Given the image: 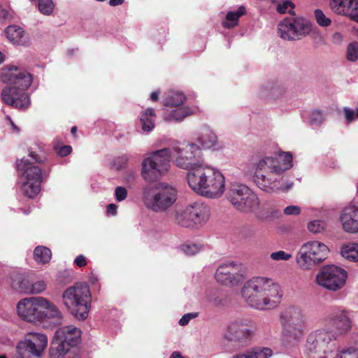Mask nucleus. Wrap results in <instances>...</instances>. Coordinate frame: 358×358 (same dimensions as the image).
<instances>
[{
    "instance_id": "nucleus-1",
    "label": "nucleus",
    "mask_w": 358,
    "mask_h": 358,
    "mask_svg": "<svg viewBox=\"0 0 358 358\" xmlns=\"http://www.w3.org/2000/svg\"><path fill=\"white\" fill-rule=\"evenodd\" d=\"M292 166V155L289 152L280 153L277 157H263L254 164V181L266 193L289 189L292 183L285 185L284 173Z\"/></svg>"
},
{
    "instance_id": "nucleus-2",
    "label": "nucleus",
    "mask_w": 358,
    "mask_h": 358,
    "mask_svg": "<svg viewBox=\"0 0 358 358\" xmlns=\"http://www.w3.org/2000/svg\"><path fill=\"white\" fill-rule=\"evenodd\" d=\"M241 294L250 307L266 310L278 306L283 296V292L280 285L273 279L257 276L245 282Z\"/></svg>"
},
{
    "instance_id": "nucleus-3",
    "label": "nucleus",
    "mask_w": 358,
    "mask_h": 358,
    "mask_svg": "<svg viewBox=\"0 0 358 358\" xmlns=\"http://www.w3.org/2000/svg\"><path fill=\"white\" fill-rule=\"evenodd\" d=\"M1 80L6 85L1 91L2 101L20 110L27 109L31 101L27 90L32 83L31 75L22 69L11 66L3 69Z\"/></svg>"
},
{
    "instance_id": "nucleus-4",
    "label": "nucleus",
    "mask_w": 358,
    "mask_h": 358,
    "mask_svg": "<svg viewBox=\"0 0 358 358\" xmlns=\"http://www.w3.org/2000/svg\"><path fill=\"white\" fill-rule=\"evenodd\" d=\"M336 341V335L329 329L319 328L307 336L304 354L307 358H358V350L339 351Z\"/></svg>"
},
{
    "instance_id": "nucleus-5",
    "label": "nucleus",
    "mask_w": 358,
    "mask_h": 358,
    "mask_svg": "<svg viewBox=\"0 0 358 358\" xmlns=\"http://www.w3.org/2000/svg\"><path fill=\"white\" fill-rule=\"evenodd\" d=\"M189 187L196 194L210 199L221 197L225 191V178L217 168L204 163L187 173Z\"/></svg>"
},
{
    "instance_id": "nucleus-6",
    "label": "nucleus",
    "mask_w": 358,
    "mask_h": 358,
    "mask_svg": "<svg viewBox=\"0 0 358 358\" xmlns=\"http://www.w3.org/2000/svg\"><path fill=\"white\" fill-rule=\"evenodd\" d=\"M282 328L281 341L287 348L297 347L306 329L307 318L303 310L296 306H289L279 315Z\"/></svg>"
},
{
    "instance_id": "nucleus-7",
    "label": "nucleus",
    "mask_w": 358,
    "mask_h": 358,
    "mask_svg": "<svg viewBox=\"0 0 358 358\" xmlns=\"http://www.w3.org/2000/svg\"><path fill=\"white\" fill-rule=\"evenodd\" d=\"M44 160L34 152L17 161L19 185L23 194L34 198L41 191L43 175L42 169L36 163L43 164Z\"/></svg>"
},
{
    "instance_id": "nucleus-8",
    "label": "nucleus",
    "mask_w": 358,
    "mask_h": 358,
    "mask_svg": "<svg viewBox=\"0 0 358 358\" xmlns=\"http://www.w3.org/2000/svg\"><path fill=\"white\" fill-rule=\"evenodd\" d=\"M62 303L71 315L79 320L88 317L92 294L88 285L77 282L66 288L62 294Z\"/></svg>"
},
{
    "instance_id": "nucleus-9",
    "label": "nucleus",
    "mask_w": 358,
    "mask_h": 358,
    "mask_svg": "<svg viewBox=\"0 0 358 358\" xmlns=\"http://www.w3.org/2000/svg\"><path fill=\"white\" fill-rule=\"evenodd\" d=\"M142 199L148 210L155 213H164L176 202L178 190L171 185L159 182L152 187H145Z\"/></svg>"
},
{
    "instance_id": "nucleus-10",
    "label": "nucleus",
    "mask_w": 358,
    "mask_h": 358,
    "mask_svg": "<svg viewBox=\"0 0 358 358\" xmlns=\"http://www.w3.org/2000/svg\"><path fill=\"white\" fill-rule=\"evenodd\" d=\"M171 158V148H163L145 155L141 164L142 178L148 182L162 178L170 169Z\"/></svg>"
},
{
    "instance_id": "nucleus-11",
    "label": "nucleus",
    "mask_w": 358,
    "mask_h": 358,
    "mask_svg": "<svg viewBox=\"0 0 358 358\" xmlns=\"http://www.w3.org/2000/svg\"><path fill=\"white\" fill-rule=\"evenodd\" d=\"M227 198L231 206L241 213H254L259 208L260 203L257 195L245 184L231 183Z\"/></svg>"
},
{
    "instance_id": "nucleus-12",
    "label": "nucleus",
    "mask_w": 358,
    "mask_h": 358,
    "mask_svg": "<svg viewBox=\"0 0 358 358\" xmlns=\"http://www.w3.org/2000/svg\"><path fill=\"white\" fill-rule=\"evenodd\" d=\"M171 158L179 168L192 171L205 162L200 146L194 142H184L171 148Z\"/></svg>"
},
{
    "instance_id": "nucleus-13",
    "label": "nucleus",
    "mask_w": 358,
    "mask_h": 358,
    "mask_svg": "<svg viewBox=\"0 0 358 358\" xmlns=\"http://www.w3.org/2000/svg\"><path fill=\"white\" fill-rule=\"evenodd\" d=\"M329 248L318 241L303 243L296 255V264L303 271H309L324 261L329 254Z\"/></svg>"
},
{
    "instance_id": "nucleus-14",
    "label": "nucleus",
    "mask_w": 358,
    "mask_h": 358,
    "mask_svg": "<svg viewBox=\"0 0 358 358\" xmlns=\"http://www.w3.org/2000/svg\"><path fill=\"white\" fill-rule=\"evenodd\" d=\"M80 337V329L74 326L57 329L51 343L50 358H64L71 348L79 343Z\"/></svg>"
},
{
    "instance_id": "nucleus-15",
    "label": "nucleus",
    "mask_w": 358,
    "mask_h": 358,
    "mask_svg": "<svg viewBox=\"0 0 358 358\" xmlns=\"http://www.w3.org/2000/svg\"><path fill=\"white\" fill-rule=\"evenodd\" d=\"M210 217V209L204 203L196 201L176 210L175 220L182 227H196L205 224Z\"/></svg>"
},
{
    "instance_id": "nucleus-16",
    "label": "nucleus",
    "mask_w": 358,
    "mask_h": 358,
    "mask_svg": "<svg viewBox=\"0 0 358 358\" xmlns=\"http://www.w3.org/2000/svg\"><path fill=\"white\" fill-rule=\"evenodd\" d=\"M348 278L347 271L335 265L322 267L315 276V282L320 287L331 292H337L344 287Z\"/></svg>"
},
{
    "instance_id": "nucleus-17",
    "label": "nucleus",
    "mask_w": 358,
    "mask_h": 358,
    "mask_svg": "<svg viewBox=\"0 0 358 358\" xmlns=\"http://www.w3.org/2000/svg\"><path fill=\"white\" fill-rule=\"evenodd\" d=\"M311 23L303 17H286L278 24V36L286 41H294L308 35Z\"/></svg>"
},
{
    "instance_id": "nucleus-18",
    "label": "nucleus",
    "mask_w": 358,
    "mask_h": 358,
    "mask_svg": "<svg viewBox=\"0 0 358 358\" xmlns=\"http://www.w3.org/2000/svg\"><path fill=\"white\" fill-rule=\"evenodd\" d=\"M255 331V324L249 319L236 318L227 324L224 337L229 341L244 345L253 337Z\"/></svg>"
},
{
    "instance_id": "nucleus-19",
    "label": "nucleus",
    "mask_w": 358,
    "mask_h": 358,
    "mask_svg": "<svg viewBox=\"0 0 358 358\" xmlns=\"http://www.w3.org/2000/svg\"><path fill=\"white\" fill-rule=\"evenodd\" d=\"M48 338L45 334L29 333L24 341L17 346V358H39L47 347Z\"/></svg>"
},
{
    "instance_id": "nucleus-20",
    "label": "nucleus",
    "mask_w": 358,
    "mask_h": 358,
    "mask_svg": "<svg viewBox=\"0 0 358 358\" xmlns=\"http://www.w3.org/2000/svg\"><path fill=\"white\" fill-rule=\"evenodd\" d=\"M42 296H31L22 299L16 305L17 316L28 322H40Z\"/></svg>"
},
{
    "instance_id": "nucleus-21",
    "label": "nucleus",
    "mask_w": 358,
    "mask_h": 358,
    "mask_svg": "<svg viewBox=\"0 0 358 358\" xmlns=\"http://www.w3.org/2000/svg\"><path fill=\"white\" fill-rule=\"evenodd\" d=\"M215 278L222 285L234 286L244 279L243 266L238 262L223 264L217 268Z\"/></svg>"
},
{
    "instance_id": "nucleus-22",
    "label": "nucleus",
    "mask_w": 358,
    "mask_h": 358,
    "mask_svg": "<svg viewBox=\"0 0 358 358\" xmlns=\"http://www.w3.org/2000/svg\"><path fill=\"white\" fill-rule=\"evenodd\" d=\"M330 321L334 327V331L329 327V329L336 335V338L338 336L344 335L350 331L352 327V322L347 310L343 309L336 310L329 317Z\"/></svg>"
},
{
    "instance_id": "nucleus-23",
    "label": "nucleus",
    "mask_w": 358,
    "mask_h": 358,
    "mask_svg": "<svg viewBox=\"0 0 358 358\" xmlns=\"http://www.w3.org/2000/svg\"><path fill=\"white\" fill-rule=\"evenodd\" d=\"M339 222L345 231L350 234L358 233V206L345 208L341 212Z\"/></svg>"
},
{
    "instance_id": "nucleus-24",
    "label": "nucleus",
    "mask_w": 358,
    "mask_h": 358,
    "mask_svg": "<svg viewBox=\"0 0 358 358\" xmlns=\"http://www.w3.org/2000/svg\"><path fill=\"white\" fill-rule=\"evenodd\" d=\"M40 322L43 320L52 322L55 325H60L62 323L64 315L58 306L43 297L41 299Z\"/></svg>"
},
{
    "instance_id": "nucleus-25",
    "label": "nucleus",
    "mask_w": 358,
    "mask_h": 358,
    "mask_svg": "<svg viewBox=\"0 0 358 358\" xmlns=\"http://www.w3.org/2000/svg\"><path fill=\"white\" fill-rule=\"evenodd\" d=\"M331 8L334 13L348 16L358 23V0H332Z\"/></svg>"
},
{
    "instance_id": "nucleus-26",
    "label": "nucleus",
    "mask_w": 358,
    "mask_h": 358,
    "mask_svg": "<svg viewBox=\"0 0 358 358\" xmlns=\"http://www.w3.org/2000/svg\"><path fill=\"white\" fill-rule=\"evenodd\" d=\"M201 149H217L220 148L216 134L208 127H203L197 134L196 142Z\"/></svg>"
},
{
    "instance_id": "nucleus-27",
    "label": "nucleus",
    "mask_w": 358,
    "mask_h": 358,
    "mask_svg": "<svg viewBox=\"0 0 358 358\" xmlns=\"http://www.w3.org/2000/svg\"><path fill=\"white\" fill-rule=\"evenodd\" d=\"M245 13L246 8L244 6H240L236 10L227 12L225 19L222 22V27L229 29L235 27L238 25L240 17Z\"/></svg>"
},
{
    "instance_id": "nucleus-28",
    "label": "nucleus",
    "mask_w": 358,
    "mask_h": 358,
    "mask_svg": "<svg viewBox=\"0 0 358 358\" xmlns=\"http://www.w3.org/2000/svg\"><path fill=\"white\" fill-rule=\"evenodd\" d=\"M156 114L152 108H148L140 115V122L143 132L151 131L155 126Z\"/></svg>"
},
{
    "instance_id": "nucleus-29",
    "label": "nucleus",
    "mask_w": 358,
    "mask_h": 358,
    "mask_svg": "<svg viewBox=\"0 0 358 358\" xmlns=\"http://www.w3.org/2000/svg\"><path fill=\"white\" fill-rule=\"evenodd\" d=\"M262 90L263 96H269L273 99L279 98L285 92L283 86L278 81L267 83L262 87Z\"/></svg>"
},
{
    "instance_id": "nucleus-30",
    "label": "nucleus",
    "mask_w": 358,
    "mask_h": 358,
    "mask_svg": "<svg viewBox=\"0 0 358 358\" xmlns=\"http://www.w3.org/2000/svg\"><path fill=\"white\" fill-rule=\"evenodd\" d=\"M5 33L7 38L13 43L17 45H24L25 43L24 39V31L19 26L10 25L6 29Z\"/></svg>"
},
{
    "instance_id": "nucleus-31",
    "label": "nucleus",
    "mask_w": 358,
    "mask_h": 358,
    "mask_svg": "<svg viewBox=\"0 0 358 358\" xmlns=\"http://www.w3.org/2000/svg\"><path fill=\"white\" fill-rule=\"evenodd\" d=\"M271 355L272 352L269 348H255L238 353L231 358H268Z\"/></svg>"
},
{
    "instance_id": "nucleus-32",
    "label": "nucleus",
    "mask_w": 358,
    "mask_h": 358,
    "mask_svg": "<svg viewBox=\"0 0 358 358\" xmlns=\"http://www.w3.org/2000/svg\"><path fill=\"white\" fill-rule=\"evenodd\" d=\"M33 256L37 264H45L50 261L52 252L45 246L38 245L34 249Z\"/></svg>"
},
{
    "instance_id": "nucleus-33",
    "label": "nucleus",
    "mask_w": 358,
    "mask_h": 358,
    "mask_svg": "<svg viewBox=\"0 0 358 358\" xmlns=\"http://www.w3.org/2000/svg\"><path fill=\"white\" fill-rule=\"evenodd\" d=\"M341 256L351 262H358V243H348L341 248Z\"/></svg>"
},
{
    "instance_id": "nucleus-34",
    "label": "nucleus",
    "mask_w": 358,
    "mask_h": 358,
    "mask_svg": "<svg viewBox=\"0 0 358 358\" xmlns=\"http://www.w3.org/2000/svg\"><path fill=\"white\" fill-rule=\"evenodd\" d=\"M185 101V96L182 93L173 91L169 92L164 104L166 106L177 107L182 105Z\"/></svg>"
},
{
    "instance_id": "nucleus-35",
    "label": "nucleus",
    "mask_w": 358,
    "mask_h": 358,
    "mask_svg": "<svg viewBox=\"0 0 358 358\" xmlns=\"http://www.w3.org/2000/svg\"><path fill=\"white\" fill-rule=\"evenodd\" d=\"M31 282L22 277L21 275H17L12 280L11 287L13 289L20 291L24 294H28L29 291Z\"/></svg>"
},
{
    "instance_id": "nucleus-36",
    "label": "nucleus",
    "mask_w": 358,
    "mask_h": 358,
    "mask_svg": "<svg viewBox=\"0 0 358 358\" xmlns=\"http://www.w3.org/2000/svg\"><path fill=\"white\" fill-rule=\"evenodd\" d=\"M197 110L198 109L196 108H191L188 107H180L171 112V117L170 120L173 119L177 121H180L185 117L196 113Z\"/></svg>"
},
{
    "instance_id": "nucleus-37",
    "label": "nucleus",
    "mask_w": 358,
    "mask_h": 358,
    "mask_svg": "<svg viewBox=\"0 0 358 358\" xmlns=\"http://www.w3.org/2000/svg\"><path fill=\"white\" fill-rule=\"evenodd\" d=\"M38 8L42 14L50 15L54 10L55 4L52 0H38Z\"/></svg>"
},
{
    "instance_id": "nucleus-38",
    "label": "nucleus",
    "mask_w": 358,
    "mask_h": 358,
    "mask_svg": "<svg viewBox=\"0 0 358 358\" xmlns=\"http://www.w3.org/2000/svg\"><path fill=\"white\" fill-rule=\"evenodd\" d=\"M294 8L295 6L293 2L289 0H285L277 5L276 10L280 14L289 13L291 15H295Z\"/></svg>"
},
{
    "instance_id": "nucleus-39",
    "label": "nucleus",
    "mask_w": 358,
    "mask_h": 358,
    "mask_svg": "<svg viewBox=\"0 0 358 358\" xmlns=\"http://www.w3.org/2000/svg\"><path fill=\"white\" fill-rule=\"evenodd\" d=\"M346 58L349 62H355L358 60V43H349L346 48Z\"/></svg>"
},
{
    "instance_id": "nucleus-40",
    "label": "nucleus",
    "mask_w": 358,
    "mask_h": 358,
    "mask_svg": "<svg viewBox=\"0 0 358 358\" xmlns=\"http://www.w3.org/2000/svg\"><path fill=\"white\" fill-rule=\"evenodd\" d=\"M180 248L187 255H194L201 250L202 245L197 243H188L181 245Z\"/></svg>"
},
{
    "instance_id": "nucleus-41",
    "label": "nucleus",
    "mask_w": 358,
    "mask_h": 358,
    "mask_svg": "<svg viewBox=\"0 0 358 358\" xmlns=\"http://www.w3.org/2000/svg\"><path fill=\"white\" fill-rule=\"evenodd\" d=\"M314 15L317 23L322 27H329L331 23V20L327 17L320 9H316L314 11Z\"/></svg>"
},
{
    "instance_id": "nucleus-42",
    "label": "nucleus",
    "mask_w": 358,
    "mask_h": 358,
    "mask_svg": "<svg viewBox=\"0 0 358 358\" xmlns=\"http://www.w3.org/2000/svg\"><path fill=\"white\" fill-rule=\"evenodd\" d=\"M47 288V284L44 280H37L31 282L28 294H38L45 291Z\"/></svg>"
},
{
    "instance_id": "nucleus-43",
    "label": "nucleus",
    "mask_w": 358,
    "mask_h": 358,
    "mask_svg": "<svg viewBox=\"0 0 358 358\" xmlns=\"http://www.w3.org/2000/svg\"><path fill=\"white\" fill-rule=\"evenodd\" d=\"M326 227V224L322 220H313L308 223V229L313 234L322 232Z\"/></svg>"
},
{
    "instance_id": "nucleus-44",
    "label": "nucleus",
    "mask_w": 358,
    "mask_h": 358,
    "mask_svg": "<svg viewBox=\"0 0 358 358\" xmlns=\"http://www.w3.org/2000/svg\"><path fill=\"white\" fill-rule=\"evenodd\" d=\"M310 120L312 124L320 125L324 122V115L322 111L315 110L310 113Z\"/></svg>"
},
{
    "instance_id": "nucleus-45",
    "label": "nucleus",
    "mask_w": 358,
    "mask_h": 358,
    "mask_svg": "<svg viewBox=\"0 0 358 358\" xmlns=\"http://www.w3.org/2000/svg\"><path fill=\"white\" fill-rule=\"evenodd\" d=\"M270 257L274 261H287L292 257V255L287 253L285 251L279 250L275 252H272L270 255Z\"/></svg>"
},
{
    "instance_id": "nucleus-46",
    "label": "nucleus",
    "mask_w": 358,
    "mask_h": 358,
    "mask_svg": "<svg viewBox=\"0 0 358 358\" xmlns=\"http://www.w3.org/2000/svg\"><path fill=\"white\" fill-rule=\"evenodd\" d=\"M54 150L59 156L66 157L71 152L72 148L70 145L59 146L58 142L55 141L54 144Z\"/></svg>"
},
{
    "instance_id": "nucleus-47",
    "label": "nucleus",
    "mask_w": 358,
    "mask_h": 358,
    "mask_svg": "<svg viewBox=\"0 0 358 358\" xmlns=\"http://www.w3.org/2000/svg\"><path fill=\"white\" fill-rule=\"evenodd\" d=\"M128 192L125 187H117L115 189V199L120 202L124 201L127 196Z\"/></svg>"
},
{
    "instance_id": "nucleus-48",
    "label": "nucleus",
    "mask_w": 358,
    "mask_h": 358,
    "mask_svg": "<svg viewBox=\"0 0 358 358\" xmlns=\"http://www.w3.org/2000/svg\"><path fill=\"white\" fill-rule=\"evenodd\" d=\"M286 215H297L301 213V208L298 206H288L283 210Z\"/></svg>"
},
{
    "instance_id": "nucleus-49",
    "label": "nucleus",
    "mask_w": 358,
    "mask_h": 358,
    "mask_svg": "<svg viewBox=\"0 0 358 358\" xmlns=\"http://www.w3.org/2000/svg\"><path fill=\"white\" fill-rule=\"evenodd\" d=\"M14 13L12 10H6L0 6V19L10 20L13 19Z\"/></svg>"
},
{
    "instance_id": "nucleus-50",
    "label": "nucleus",
    "mask_w": 358,
    "mask_h": 358,
    "mask_svg": "<svg viewBox=\"0 0 358 358\" xmlns=\"http://www.w3.org/2000/svg\"><path fill=\"white\" fill-rule=\"evenodd\" d=\"M198 316L196 313H190L184 315L182 318L179 320V324L181 326L187 325L190 320L194 319Z\"/></svg>"
},
{
    "instance_id": "nucleus-51",
    "label": "nucleus",
    "mask_w": 358,
    "mask_h": 358,
    "mask_svg": "<svg viewBox=\"0 0 358 358\" xmlns=\"http://www.w3.org/2000/svg\"><path fill=\"white\" fill-rule=\"evenodd\" d=\"M346 120L351 122L355 119V111L349 108H344L343 109Z\"/></svg>"
},
{
    "instance_id": "nucleus-52",
    "label": "nucleus",
    "mask_w": 358,
    "mask_h": 358,
    "mask_svg": "<svg viewBox=\"0 0 358 358\" xmlns=\"http://www.w3.org/2000/svg\"><path fill=\"white\" fill-rule=\"evenodd\" d=\"M117 206L114 203H110L106 208L108 215H115L117 214Z\"/></svg>"
},
{
    "instance_id": "nucleus-53",
    "label": "nucleus",
    "mask_w": 358,
    "mask_h": 358,
    "mask_svg": "<svg viewBox=\"0 0 358 358\" xmlns=\"http://www.w3.org/2000/svg\"><path fill=\"white\" fill-rule=\"evenodd\" d=\"M74 263L78 266L83 267L86 264L85 257L83 255H79L75 259Z\"/></svg>"
},
{
    "instance_id": "nucleus-54",
    "label": "nucleus",
    "mask_w": 358,
    "mask_h": 358,
    "mask_svg": "<svg viewBox=\"0 0 358 358\" xmlns=\"http://www.w3.org/2000/svg\"><path fill=\"white\" fill-rule=\"evenodd\" d=\"M343 35L339 32H335L332 35V42L335 44H339L343 41Z\"/></svg>"
},
{
    "instance_id": "nucleus-55",
    "label": "nucleus",
    "mask_w": 358,
    "mask_h": 358,
    "mask_svg": "<svg viewBox=\"0 0 358 358\" xmlns=\"http://www.w3.org/2000/svg\"><path fill=\"white\" fill-rule=\"evenodd\" d=\"M6 120L9 122V124L12 126L13 129L15 131H19L18 127L15 124V123L13 122V121L12 120L11 117L9 115H7L6 117Z\"/></svg>"
},
{
    "instance_id": "nucleus-56",
    "label": "nucleus",
    "mask_w": 358,
    "mask_h": 358,
    "mask_svg": "<svg viewBox=\"0 0 358 358\" xmlns=\"http://www.w3.org/2000/svg\"><path fill=\"white\" fill-rule=\"evenodd\" d=\"M124 2V0H110L109 4L112 6L121 5Z\"/></svg>"
},
{
    "instance_id": "nucleus-57",
    "label": "nucleus",
    "mask_w": 358,
    "mask_h": 358,
    "mask_svg": "<svg viewBox=\"0 0 358 358\" xmlns=\"http://www.w3.org/2000/svg\"><path fill=\"white\" fill-rule=\"evenodd\" d=\"M159 94V92L157 91L152 92L150 94V99L152 101H157L158 100Z\"/></svg>"
},
{
    "instance_id": "nucleus-58",
    "label": "nucleus",
    "mask_w": 358,
    "mask_h": 358,
    "mask_svg": "<svg viewBox=\"0 0 358 358\" xmlns=\"http://www.w3.org/2000/svg\"><path fill=\"white\" fill-rule=\"evenodd\" d=\"M170 358H184L180 352L175 351L173 352Z\"/></svg>"
},
{
    "instance_id": "nucleus-59",
    "label": "nucleus",
    "mask_w": 358,
    "mask_h": 358,
    "mask_svg": "<svg viewBox=\"0 0 358 358\" xmlns=\"http://www.w3.org/2000/svg\"><path fill=\"white\" fill-rule=\"evenodd\" d=\"M4 55L1 52H0V64H2L4 62Z\"/></svg>"
},
{
    "instance_id": "nucleus-60",
    "label": "nucleus",
    "mask_w": 358,
    "mask_h": 358,
    "mask_svg": "<svg viewBox=\"0 0 358 358\" xmlns=\"http://www.w3.org/2000/svg\"><path fill=\"white\" fill-rule=\"evenodd\" d=\"M77 131V128L76 127H73L71 129V132L73 134H75Z\"/></svg>"
},
{
    "instance_id": "nucleus-61",
    "label": "nucleus",
    "mask_w": 358,
    "mask_h": 358,
    "mask_svg": "<svg viewBox=\"0 0 358 358\" xmlns=\"http://www.w3.org/2000/svg\"><path fill=\"white\" fill-rule=\"evenodd\" d=\"M357 36L358 38V30L357 31Z\"/></svg>"
},
{
    "instance_id": "nucleus-62",
    "label": "nucleus",
    "mask_w": 358,
    "mask_h": 358,
    "mask_svg": "<svg viewBox=\"0 0 358 358\" xmlns=\"http://www.w3.org/2000/svg\"><path fill=\"white\" fill-rule=\"evenodd\" d=\"M0 358H4V357H0Z\"/></svg>"
}]
</instances>
